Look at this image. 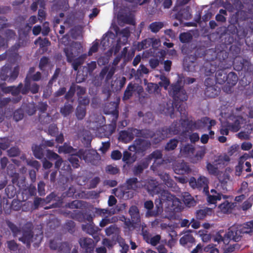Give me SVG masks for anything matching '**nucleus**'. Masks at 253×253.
<instances>
[{
    "instance_id": "obj_44",
    "label": "nucleus",
    "mask_w": 253,
    "mask_h": 253,
    "mask_svg": "<svg viewBox=\"0 0 253 253\" xmlns=\"http://www.w3.org/2000/svg\"><path fill=\"white\" fill-rule=\"evenodd\" d=\"M178 143L179 141L177 139H171L165 146V150L167 151H172L176 148Z\"/></svg>"
},
{
    "instance_id": "obj_33",
    "label": "nucleus",
    "mask_w": 253,
    "mask_h": 253,
    "mask_svg": "<svg viewBox=\"0 0 253 253\" xmlns=\"http://www.w3.org/2000/svg\"><path fill=\"white\" fill-rule=\"evenodd\" d=\"M146 90L149 94H157L160 93L161 91L158 84L153 83H148Z\"/></svg>"
},
{
    "instance_id": "obj_12",
    "label": "nucleus",
    "mask_w": 253,
    "mask_h": 253,
    "mask_svg": "<svg viewBox=\"0 0 253 253\" xmlns=\"http://www.w3.org/2000/svg\"><path fill=\"white\" fill-rule=\"evenodd\" d=\"M193 125L197 129L207 127L208 130H210L212 126L216 125V121L214 120H211L209 117H205L201 118L200 120L195 122Z\"/></svg>"
},
{
    "instance_id": "obj_64",
    "label": "nucleus",
    "mask_w": 253,
    "mask_h": 253,
    "mask_svg": "<svg viewBox=\"0 0 253 253\" xmlns=\"http://www.w3.org/2000/svg\"><path fill=\"white\" fill-rule=\"evenodd\" d=\"M192 39L191 35L188 33H182L180 34L179 40L182 43H187Z\"/></svg>"
},
{
    "instance_id": "obj_11",
    "label": "nucleus",
    "mask_w": 253,
    "mask_h": 253,
    "mask_svg": "<svg viewBox=\"0 0 253 253\" xmlns=\"http://www.w3.org/2000/svg\"><path fill=\"white\" fill-rule=\"evenodd\" d=\"M159 198L160 203L163 204L166 203L168 206H171L172 207L174 206V202L178 201V199L175 196L171 194L167 190H163L160 193Z\"/></svg>"
},
{
    "instance_id": "obj_61",
    "label": "nucleus",
    "mask_w": 253,
    "mask_h": 253,
    "mask_svg": "<svg viewBox=\"0 0 253 253\" xmlns=\"http://www.w3.org/2000/svg\"><path fill=\"white\" fill-rule=\"evenodd\" d=\"M106 172L109 174L115 175L119 173L120 169L117 166L108 165L105 168Z\"/></svg>"
},
{
    "instance_id": "obj_3",
    "label": "nucleus",
    "mask_w": 253,
    "mask_h": 253,
    "mask_svg": "<svg viewBox=\"0 0 253 253\" xmlns=\"http://www.w3.org/2000/svg\"><path fill=\"white\" fill-rule=\"evenodd\" d=\"M180 116H181L180 115ZM181 123L179 124L177 122H174L170 126H167V128L169 130V134L176 135L179 134L183 130L181 129L182 127H184L185 125H187V128H190L189 126L192 123V121H189L187 119V116L186 118L181 116Z\"/></svg>"
},
{
    "instance_id": "obj_58",
    "label": "nucleus",
    "mask_w": 253,
    "mask_h": 253,
    "mask_svg": "<svg viewBox=\"0 0 253 253\" xmlns=\"http://www.w3.org/2000/svg\"><path fill=\"white\" fill-rule=\"evenodd\" d=\"M49 60L47 57L42 56L39 62V67L40 69L43 71L45 70V68L47 66V65L49 64Z\"/></svg>"
},
{
    "instance_id": "obj_55",
    "label": "nucleus",
    "mask_w": 253,
    "mask_h": 253,
    "mask_svg": "<svg viewBox=\"0 0 253 253\" xmlns=\"http://www.w3.org/2000/svg\"><path fill=\"white\" fill-rule=\"evenodd\" d=\"M57 250L61 253H69L71 250L70 244L67 242H61Z\"/></svg>"
},
{
    "instance_id": "obj_25",
    "label": "nucleus",
    "mask_w": 253,
    "mask_h": 253,
    "mask_svg": "<svg viewBox=\"0 0 253 253\" xmlns=\"http://www.w3.org/2000/svg\"><path fill=\"white\" fill-rule=\"evenodd\" d=\"M179 243L184 247H189L195 245V240L192 235L188 233L180 239Z\"/></svg>"
},
{
    "instance_id": "obj_41",
    "label": "nucleus",
    "mask_w": 253,
    "mask_h": 253,
    "mask_svg": "<svg viewBox=\"0 0 253 253\" xmlns=\"http://www.w3.org/2000/svg\"><path fill=\"white\" fill-rule=\"evenodd\" d=\"M247 154H244L240 158L238 164L235 167V174L238 176L241 175L244 168L243 160H246L248 158Z\"/></svg>"
},
{
    "instance_id": "obj_7",
    "label": "nucleus",
    "mask_w": 253,
    "mask_h": 253,
    "mask_svg": "<svg viewBox=\"0 0 253 253\" xmlns=\"http://www.w3.org/2000/svg\"><path fill=\"white\" fill-rule=\"evenodd\" d=\"M209 179L204 176H200L197 180L194 177H192L190 181L191 186L193 188H203V192L205 194H209Z\"/></svg>"
},
{
    "instance_id": "obj_49",
    "label": "nucleus",
    "mask_w": 253,
    "mask_h": 253,
    "mask_svg": "<svg viewBox=\"0 0 253 253\" xmlns=\"http://www.w3.org/2000/svg\"><path fill=\"white\" fill-rule=\"evenodd\" d=\"M86 115V107L78 105L76 111V115L78 120H83Z\"/></svg>"
},
{
    "instance_id": "obj_40",
    "label": "nucleus",
    "mask_w": 253,
    "mask_h": 253,
    "mask_svg": "<svg viewBox=\"0 0 253 253\" xmlns=\"http://www.w3.org/2000/svg\"><path fill=\"white\" fill-rule=\"evenodd\" d=\"M9 208L6 210L5 208H4V211L5 214H9L11 212V211L13 210L14 211H18L21 209V205L20 202L13 200L11 204L9 206Z\"/></svg>"
},
{
    "instance_id": "obj_14",
    "label": "nucleus",
    "mask_w": 253,
    "mask_h": 253,
    "mask_svg": "<svg viewBox=\"0 0 253 253\" xmlns=\"http://www.w3.org/2000/svg\"><path fill=\"white\" fill-rule=\"evenodd\" d=\"M34 234L31 227H26L22 230V236L19 238V240L26 244L29 248L32 242Z\"/></svg>"
},
{
    "instance_id": "obj_6",
    "label": "nucleus",
    "mask_w": 253,
    "mask_h": 253,
    "mask_svg": "<svg viewBox=\"0 0 253 253\" xmlns=\"http://www.w3.org/2000/svg\"><path fill=\"white\" fill-rule=\"evenodd\" d=\"M238 80V77L235 73H229L226 75L225 81H224V84L222 86V90L227 93L231 92L232 87L236 84Z\"/></svg>"
},
{
    "instance_id": "obj_16",
    "label": "nucleus",
    "mask_w": 253,
    "mask_h": 253,
    "mask_svg": "<svg viewBox=\"0 0 253 253\" xmlns=\"http://www.w3.org/2000/svg\"><path fill=\"white\" fill-rule=\"evenodd\" d=\"M79 244L85 253H94L95 244L94 241L89 238H82L79 240Z\"/></svg>"
},
{
    "instance_id": "obj_20",
    "label": "nucleus",
    "mask_w": 253,
    "mask_h": 253,
    "mask_svg": "<svg viewBox=\"0 0 253 253\" xmlns=\"http://www.w3.org/2000/svg\"><path fill=\"white\" fill-rule=\"evenodd\" d=\"M192 17L190 12V7L186 6L185 8H180V10L174 14V18L181 23L183 20H189Z\"/></svg>"
},
{
    "instance_id": "obj_32",
    "label": "nucleus",
    "mask_w": 253,
    "mask_h": 253,
    "mask_svg": "<svg viewBox=\"0 0 253 253\" xmlns=\"http://www.w3.org/2000/svg\"><path fill=\"white\" fill-rule=\"evenodd\" d=\"M149 193L152 194H158L160 193V187L153 180L149 181L146 185Z\"/></svg>"
},
{
    "instance_id": "obj_1",
    "label": "nucleus",
    "mask_w": 253,
    "mask_h": 253,
    "mask_svg": "<svg viewBox=\"0 0 253 253\" xmlns=\"http://www.w3.org/2000/svg\"><path fill=\"white\" fill-rule=\"evenodd\" d=\"M169 91V95L173 99V103L176 111L182 117L186 118L188 115V112L182 102L187 100L188 95L184 86L181 85V82L178 81L176 83L171 84Z\"/></svg>"
},
{
    "instance_id": "obj_19",
    "label": "nucleus",
    "mask_w": 253,
    "mask_h": 253,
    "mask_svg": "<svg viewBox=\"0 0 253 253\" xmlns=\"http://www.w3.org/2000/svg\"><path fill=\"white\" fill-rule=\"evenodd\" d=\"M134 129H136L135 128H130L128 130H124L121 131L120 133L119 138L123 142L125 143H128L134 138V136H136L137 132L134 131Z\"/></svg>"
},
{
    "instance_id": "obj_42",
    "label": "nucleus",
    "mask_w": 253,
    "mask_h": 253,
    "mask_svg": "<svg viewBox=\"0 0 253 253\" xmlns=\"http://www.w3.org/2000/svg\"><path fill=\"white\" fill-rule=\"evenodd\" d=\"M5 222L7 226L11 231L13 236L15 237L20 233L21 229L20 227L17 226L16 224L9 220H6Z\"/></svg>"
},
{
    "instance_id": "obj_35",
    "label": "nucleus",
    "mask_w": 253,
    "mask_h": 253,
    "mask_svg": "<svg viewBox=\"0 0 253 253\" xmlns=\"http://www.w3.org/2000/svg\"><path fill=\"white\" fill-rule=\"evenodd\" d=\"M77 149L74 148L72 146L68 144L67 143H65L62 146H61L59 148L58 152L59 153L63 152L65 154H72L77 151Z\"/></svg>"
},
{
    "instance_id": "obj_59",
    "label": "nucleus",
    "mask_w": 253,
    "mask_h": 253,
    "mask_svg": "<svg viewBox=\"0 0 253 253\" xmlns=\"http://www.w3.org/2000/svg\"><path fill=\"white\" fill-rule=\"evenodd\" d=\"M206 167L210 174L217 175L218 170L216 166L213 165L210 163H208Z\"/></svg>"
},
{
    "instance_id": "obj_45",
    "label": "nucleus",
    "mask_w": 253,
    "mask_h": 253,
    "mask_svg": "<svg viewBox=\"0 0 253 253\" xmlns=\"http://www.w3.org/2000/svg\"><path fill=\"white\" fill-rule=\"evenodd\" d=\"M65 197H63V194L60 196H58L56 194V198H54V201H55L54 203H53L50 207H47L45 208V209H49L52 208H60L62 206L63 200Z\"/></svg>"
},
{
    "instance_id": "obj_43",
    "label": "nucleus",
    "mask_w": 253,
    "mask_h": 253,
    "mask_svg": "<svg viewBox=\"0 0 253 253\" xmlns=\"http://www.w3.org/2000/svg\"><path fill=\"white\" fill-rule=\"evenodd\" d=\"M134 90V85L131 83H129L126 89L124 96L123 97V99L124 100H126L129 99L133 94V92Z\"/></svg>"
},
{
    "instance_id": "obj_50",
    "label": "nucleus",
    "mask_w": 253,
    "mask_h": 253,
    "mask_svg": "<svg viewBox=\"0 0 253 253\" xmlns=\"http://www.w3.org/2000/svg\"><path fill=\"white\" fill-rule=\"evenodd\" d=\"M164 26V24L162 22H154L149 25V28L153 33H156L158 32Z\"/></svg>"
},
{
    "instance_id": "obj_31",
    "label": "nucleus",
    "mask_w": 253,
    "mask_h": 253,
    "mask_svg": "<svg viewBox=\"0 0 253 253\" xmlns=\"http://www.w3.org/2000/svg\"><path fill=\"white\" fill-rule=\"evenodd\" d=\"M24 85L22 83H20L17 86H10L7 88V91L11 93L13 96L20 95V93L22 94V89H23Z\"/></svg>"
},
{
    "instance_id": "obj_39",
    "label": "nucleus",
    "mask_w": 253,
    "mask_h": 253,
    "mask_svg": "<svg viewBox=\"0 0 253 253\" xmlns=\"http://www.w3.org/2000/svg\"><path fill=\"white\" fill-rule=\"evenodd\" d=\"M70 217L76 221L80 222H84V214L81 211H74L73 212L71 213Z\"/></svg>"
},
{
    "instance_id": "obj_29",
    "label": "nucleus",
    "mask_w": 253,
    "mask_h": 253,
    "mask_svg": "<svg viewBox=\"0 0 253 253\" xmlns=\"http://www.w3.org/2000/svg\"><path fill=\"white\" fill-rule=\"evenodd\" d=\"M220 92V88H216L215 85L207 86L205 90V95L208 97L214 98L217 96Z\"/></svg>"
},
{
    "instance_id": "obj_38",
    "label": "nucleus",
    "mask_w": 253,
    "mask_h": 253,
    "mask_svg": "<svg viewBox=\"0 0 253 253\" xmlns=\"http://www.w3.org/2000/svg\"><path fill=\"white\" fill-rule=\"evenodd\" d=\"M64 52L65 54L67 57V61L68 63H71L74 59L79 55L74 51L73 49H72L71 47L64 48Z\"/></svg>"
},
{
    "instance_id": "obj_47",
    "label": "nucleus",
    "mask_w": 253,
    "mask_h": 253,
    "mask_svg": "<svg viewBox=\"0 0 253 253\" xmlns=\"http://www.w3.org/2000/svg\"><path fill=\"white\" fill-rule=\"evenodd\" d=\"M5 193L8 198H13L16 194V189L13 185H8L5 189Z\"/></svg>"
},
{
    "instance_id": "obj_46",
    "label": "nucleus",
    "mask_w": 253,
    "mask_h": 253,
    "mask_svg": "<svg viewBox=\"0 0 253 253\" xmlns=\"http://www.w3.org/2000/svg\"><path fill=\"white\" fill-rule=\"evenodd\" d=\"M83 202L82 201L76 200L66 203L65 207L70 209H80L83 206Z\"/></svg>"
},
{
    "instance_id": "obj_21",
    "label": "nucleus",
    "mask_w": 253,
    "mask_h": 253,
    "mask_svg": "<svg viewBox=\"0 0 253 253\" xmlns=\"http://www.w3.org/2000/svg\"><path fill=\"white\" fill-rule=\"evenodd\" d=\"M149 160L143 159L138 164L135 165L132 169L133 174L134 176H139L143 173L144 169L149 166Z\"/></svg>"
},
{
    "instance_id": "obj_8",
    "label": "nucleus",
    "mask_w": 253,
    "mask_h": 253,
    "mask_svg": "<svg viewBox=\"0 0 253 253\" xmlns=\"http://www.w3.org/2000/svg\"><path fill=\"white\" fill-rule=\"evenodd\" d=\"M79 153L82 156V160L92 165H95L99 159V156L96 152H92L86 149H80Z\"/></svg>"
},
{
    "instance_id": "obj_52",
    "label": "nucleus",
    "mask_w": 253,
    "mask_h": 253,
    "mask_svg": "<svg viewBox=\"0 0 253 253\" xmlns=\"http://www.w3.org/2000/svg\"><path fill=\"white\" fill-rule=\"evenodd\" d=\"M191 58L194 59V56H189L184 58L183 61V66L186 70L187 71H190L192 70L191 66L194 67V65L193 64H194L193 61L191 60Z\"/></svg>"
},
{
    "instance_id": "obj_4",
    "label": "nucleus",
    "mask_w": 253,
    "mask_h": 253,
    "mask_svg": "<svg viewBox=\"0 0 253 253\" xmlns=\"http://www.w3.org/2000/svg\"><path fill=\"white\" fill-rule=\"evenodd\" d=\"M218 67L215 64H212L211 61H206L203 65L205 74L206 76H210L215 73V77L216 79V84H220L219 80L221 76V70H217Z\"/></svg>"
},
{
    "instance_id": "obj_24",
    "label": "nucleus",
    "mask_w": 253,
    "mask_h": 253,
    "mask_svg": "<svg viewBox=\"0 0 253 253\" xmlns=\"http://www.w3.org/2000/svg\"><path fill=\"white\" fill-rule=\"evenodd\" d=\"M79 159L82 160V156L79 153V150L70 154L68 158V161L74 169H78L80 166Z\"/></svg>"
},
{
    "instance_id": "obj_18",
    "label": "nucleus",
    "mask_w": 253,
    "mask_h": 253,
    "mask_svg": "<svg viewBox=\"0 0 253 253\" xmlns=\"http://www.w3.org/2000/svg\"><path fill=\"white\" fill-rule=\"evenodd\" d=\"M175 106L174 103H164L160 105V111L161 114L166 116H169L171 118H174Z\"/></svg>"
},
{
    "instance_id": "obj_57",
    "label": "nucleus",
    "mask_w": 253,
    "mask_h": 253,
    "mask_svg": "<svg viewBox=\"0 0 253 253\" xmlns=\"http://www.w3.org/2000/svg\"><path fill=\"white\" fill-rule=\"evenodd\" d=\"M62 239L60 238H54L51 240L49 242V247L50 249L52 250H57L58 247L61 243Z\"/></svg>"
},
{
    "instance_id": "obj_63",
    "label": "nucleus",
    "mask_w": 253,
    "mask_h": 253,
    "mask_svg": "<svg viewBox=\"0 0 253 253\" xmlns=\"http://www.w3.org/2000/svg\"><path fill=\"white\" fill-rule=\"evenodd\" d=\"M72 49H73L74 51L79 55L83 52V46L81 42H74L71 46Z\"/></svg>"
},
{
    "instance_id": "obj_13",
    "label": "nucleus",
    "mask_w": 253,
    "mask_h": 253,
    "mask_svg": "<svg viewBox=\"0 0 253 253\" xmlns=\"http://www.w3.org/2000/svg\"><path fill=\"white\" fill-rule=\"evenodd\" d=\"M82 229L84 231L91 235L97 241L100 239L97 234L100 229L95 225L94 222L82 224Z\"/></svg>"
},
{
    "instance_id": "obj_9",
    "label": "nucleus",
    "mask_w": 253,
    "mask_h": 253,
    "mask_svg": "<svg viewBox=\"0 0 253 253\" xmlns=\"http://www.w3.org/2000/svg\"><path fill=\"white\" fill-rule=\"evenodd\" d=\"M169 130L167 128V126H165L157 129L154 132L152 143L154 144H157L162 141L163 140L170 136Z\"/></svg>"
},
{
    "instance_id": "obj_2",
    "label": "nucleus",
    "mask_w": 253,
    "mask_h": 253,
    "mask_svg": "<svg viewBox=\"0 0 253 253\" xmlns=\"http://www.w3.org/2000/svg\"><path fill=\"white\" fill-rule=\"evenodd\" d=\"M247 232L243 224L233 225L228 228V231L222 237V242L225 245H228L231 240L238 242Z\"/></svg>"
},
{
    "instance_id": "obj_28",
    "label": "nucleus",
    "mask_w": 253,
    "mask_h": 253,
    "mask_svg": "<svg viewBox=\"0 0 253 253\" xmlns=\"http://www.w3.org/2000/svg\"><path fill=\"white\" fill-rule=\"evenodd\" d=\"M135 132H137V137H142L145 138H152L153 139L154 132L150 129H134Z\"/></svg>"
},
{
    "instance_id": "obj_10",
    "label": "nucleus",
    "mask_w": 253,
    "mask_h": 253,
    "mask_svg": "<svg viewBox=\"0 0 253 253\" xmlns=\"http://www.w3.org/2000/svg\"><path fill=\"white\" fill-rule=\"evenodd\" d=\"M96 68V63L95 61H91L87 64L86 66H84V69L86 70L85 74L81 75L78 71L77 74L76 80L77 83H80L84 81L86 79L87 75H91L93 71Z\"/></svg>"
},
{
    "instance_id": "obj_22",
    "label": "nucleus",
    "mask_w": 253,
    "mask_h": 253,
    "mask_svg": "<svg viewBox=\"0 0 253 253\" xmlns=\"http://www.w3.org/2000/svg\"><path fill=\"white\" fill-rule=\"evenodd\" d=\"M125 187L126 190L136 191L140 188L141 182L135 177H130L126 179Z\"/></svg>"
},
{
    "instance_id": "obj_53",
    "label": "nucleus",
    "mask_w": 253,
    "mask_h": 253,
    "mask_svg": "<svg viewBox=\"0 0 253 253\" xmlns=\"http://www.w3.org/2000/svg\"><path fill=\"white\" fill-rule=\"evenodd\" d=\"M162 157L163 154L162 152L159 150H156L147 157L145 158V159L149 160V164H150L152 159H160L162 158Z\"/></svg>"
},
{
    "instance_id": "obj_5",
    "label": "nucleus",
    "mask_w": 253,
    "mask_h": 253,
    "mask_svg": "<svg viewBox=\"0 0 253 253\" xmlns=\"http://www.w3.org/2000/svg\"><path fill=\"white\" fill-rule=\"evenodd\" d=\"M151 143L149 141L140 138L134 140L132 145L129 147V150L137 153H143L150 147Z\"/></svg>"
},
{
    "instance_id": "obj_48",
    "label": "nucleus",
    "mask_w": 253,
    "mask_h": 253,
    "mask_svg": "<svg viewBox=\"0 0 253 253\" xmlns=\"http://www.w3.org/2000/svg\"><path fill=\"white\" fill-rule=\"evenodd\" d=\"M73 110L72 105L66 102L64 106L60 109V113L64 117H66L72 113Z\"/></svg>"
},
{
    "instance_id": "obj_23",
    "label": "nucleus",
    "mask_w": 253,
    "mask_h": 253,
    "mask_svg": "<svg viewBox=\"0 0 253 253\" xmlns=\"http://www.w3.org/2000/svg\"><path fill=\"white\" fill-rule=\"evenodd\" d=\"M130 216L131 222L133 224H138L140 222V215L139 211L136 206H131L128 211Z\"/></svg>"
},
{
    "instance_id": "obj_30",
    "label": "nucleus",
    "mask_w": 253,
    "mask_h": 253,
    "mask_svg": "<svg viewBox=\"0 0 253 253\" xmlns=\"http://www.w3.org/2000/svg\"><path fill=\"white\" fill-rule=\"evenodd\" d=\"M86 57V54H83L79 56L78 57L74 59L71 63L73 69L75 71H77L79 67L84 64Z\"/></svg>"
},
{
    "instance_id": "obj_36",
    "label": "nucleus",
    "mask_w": 253,
    "mask_h": 253,
    "mask_svg": "<svg viewBox=\"0 0 253 253\" xmlns=\"http://www.w3.org/2000/svg\"><path fill=\"white\" fill-rule=\"evenodd\" d=\"M105 114H110L112 115V119L111 123L113 125L116 126L117 124V120H118V119L119 117V114L118 105L116 104L115 105L114 109H113L112 110H111V111H110V110L107 111L106 112H105Z\"/></svg>"
},
{
    "instance_id": "obj_26",
    "label": "nucleus",
    "mask_w": 253,
    "mask_h": 253,
    "mask_svg": "<svg viewBox=\"0 0 253 253\" xmlns=\"http://www.w3.org/2000/svg\"><path fill=\"white\" fill-rule=\"evenodd\" d=\"M174 171L178 174H184L189 173L191 171V169L186 163L182 162L175 166Z\"/></svg>"
},
{
    "instance_id": "obj_15",
    "label": "nucleus",
    "mask_w": 253,
    "mask_h": 253,
    "mask_svg": "<svg viewBox=\"0 0 253 253\" xmlns=\"http://www.w3.org/2000/svg\"><path fill=\"white\" fill-rule=\"evenodd\" d=\"M39 88L40 86L37 84L33 83L31 84L28 78H25L24 87L22 89V94H27L29 92H31L32 94H36L39 92Z\"/></svg>"
},
{
    "instance_id": "obj_62",
    "label": "nucleus",
    "mask_w": 253,
    "mask_h": 253,
    "mask_svg": "<svg viewBox=\"0 0 253 253\" xmlns=\"http://www.w3.org/2000/svg\"><path fill=\"white\" fill-rule=\"evenodd\" d=\"M164 181L166 185L169 188H174L176 186V183L170 178L169 174H165L164 175Z\"/></svg>"
},
{
    "instance_id": "obj_27",
    "label": "nucleus",
    "mask_w": 253,
    "mask_h": 253,
    "mask_svg": "<svg viewBox=\"0 0 253 253\" xmlns=\"http://www.w3.org/2000/svg\"><path fill=\"white\" fill-rule=\"evenodd\" d=\"M44 149L42 145L34 144L32 147L33 155L36 158L41 160L44 158Z\"/></svg>"
},
{
    "instance_id": "obj_37",
    "label": "nucleus",
    "mask_w": 253,
    "mask_h": 253,
    "mask_svg": "<svg viewBox=\"0 0 253 253\" xmlns=\"http://www.w3.org/2000/svg\"><path fill=\"white\" fill-rule=\"evenodd\" d=\"M195 151V147L191 144H187L185 145L181 149L180 152L182 155L187 157L193 155Z\"/></svg>"
},
{
    "instance_id": "obj_56",
    "label": "nucleus",
    "mask_w": 253,
    "mask_h": 253,
    "mask_svg": "<svg viewBox=\"0 0 253 253\" xmlns=\"http://www.w3.org/2000/svg\"><path fill=\"white\" fill-rule=\"evenodd\" d=\"M39 121L41 124L44 125L49 124L52 121V118L50 115L47 113L43 115H40L39 117Z\"/></svg>"
},
{
    "instance_id": "obj_54",
    "label": "nucleus",
    "mask_w": 253,
    "mask_h": 253,
    "mask_svg": "<svg viewBox=\"0 0 253 253\" xmlns=\"http://www.w3.org/2000/svg\"><path fill=\"white\" fill-rule=\"evenodd\" d=\"M160 79L161 81L159 82L158 84V85L161 87H163L165 89H167L170 84L169 79L164 75H161L160 76Z\"/></svg>"
},
{
    "instance_id": "obj_51",
    "label": "nucleus",
    "mask_w": 253,
    "mask_h": 253,
    "mask_svg": "<svg viewBox=\"0 0 253 253\" xmlns=\"http://www.w3.org/2000/svg\"><path fill=\"white\" fill-rule=\"evenodd\" d=\"M35 44H39L41 48L47 47L50 45V42L47 38L42 39L39 37L35 41Z\"/></svg>"
},
{
    "instance_id": "obj_34",
    "label": "nucleus",
    "mask_w": 253,
    "mask_h": 253,
    "mask_svg": "<svg viewBox=\"0 0 253 253\" xmlns=\"http://www.w3.org/2000/svg\"><path fill=\"white\" fill-rule=\"evenodd\" d=\"M212 212L211 208H205L197 211L196 217L199 219H204L207 215H211Z\"/></svg>"
},
{
    "instance_id": "obj_60",
    "label": "nucleus",
    "mask_w": 253,
    "mask_h": 253,
    "mask_svg": "<svg viewBox=\"0 0 253 253\" xmlns=\"http://www.w3.org/2000/svg\"><path fill=\"white\" fill-rule=\"evenodd\" d=\"M76 91V85L72 84L70 87L69 90L66 93L64 98L66 100H69L73 98Z\"/></svg>"
},
{
    "instance_id": "obj_17",
    "label": "nucleus",
    "mask_w": 253,
    "mask_h": 253,
    "mask_svg": "<svg viewBox=\"0 0 253 253\" xmlns=\"http://www.w3.org/2000/svg\"><path fill=\"white\" fill-rule=\"evenodd\" d=\"M246 123V119L243 117L238 115L234 117L233 123H228L227 127L229 129L234 132H237L243 124Z\"/></svg>"
}]
</instances>
